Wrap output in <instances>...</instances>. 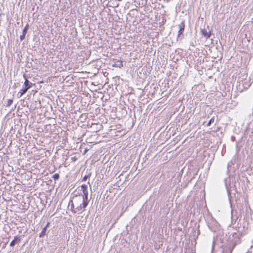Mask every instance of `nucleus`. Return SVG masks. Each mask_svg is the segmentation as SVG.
<instances>
[{"label":"nucleus","instance_id":"10","mask_svg":"<svg viewBox=\"0 0 253 253\" xmlns=\"http://www.w3.org/2000/svg\"><path fill=\"white\" fill-rule=\"evenodd\" d=\"M227 179H225V186H226V190H227V193H228V197L230 198V194H231V188H229L228 186V185L227 184Z\"/></svg>","mask_w":253,"mask_h":253},{"label":"nucleus","instance_id":"3","mask_svg":"<svg viewBox=\"0 0 253 253\" xmlns=\"http://www.w3.org/2000/svg\"><path fill=\"white\" fill-rule=\"evenodd\" d=\"M153 63V58L150 57L149 58V62H147L145 65L146 70L145 71V73L147 74V73H150L152 69V65Z\"/></svg>","mask_w":253,"mask_h":253},{"label":"nucleus","instance_id":"1","mask_svg":"<svg viewBox=\"0 0 253 253\" xmlns=\"http://www.w3.org/2000/svg\"><path fill=\"white\" fill-rule=\"evenodd\" d=\"M82 190H83V195H82V199L83 203L81 204L80 206L77 208V211H73L74 213L79 212L81 213L85 210V208L88 204L89 201L88 200V191L87 186L85 184H83L81 186Z\"/></svg>","mask_w":253,"mask_h":253},{"label":"nucleus","instance_id":"20","mask_svg":"<svg viewBox=\"0 0 253 253\" xmlns=\"http://www.w3.org/2000/svg\"><path fill=\"white\" fill-rule=\"evenodd\" d=\"M78 159V157H76V156H74V157H72L71 158V160H72V161L73 162H75L76 161H77Z\"/></svg>","mask_w":253,"mask_h":253},{"label":"nucleus","instance_id":"13","mask_svg":"<svg viewBox=\"0 0 253 253\" xmlns=\"http://www.w3.org/2000/svg\"><path fill=\"white\" fill-rule=\"evenodd\" d=\"M46 231V227H44L43 228L42 231L41 232V233L40 234V236H39L40 237H43L45 235Z\"/></svg>","mask_w":253,"mask_h":253},{"label":"nucleus","instance_id":"19","mask_svg":"<svg viewBox=\"0 0 253 253\" xmlns=\"http://www.w3.org/2000/svg\"><path fill=\"white\" fill-rule=\"evenodd\" d=\"M78 207H79V206H78V207L76 208V209H74V204H73V203H72V204H71V209H72V211H73H73H77V208ZM72 212H74L73 211H72Z\"/></svg>","mask_w":253,"mask_h":253},{"label":"nucleus","instance_id":"11","mask_svg":"<svg viewBox=\"0 0 253 253\" xmlns=\"http://www.w3.org/2000/svg\"><path fill=\"white\" fill-rule=\"evenodd\" d=\"M232 250L233 249H231L230 248L229 249L224 248L220 253H231Z\"/></svg>","mask_w":253,"mask_h":253},{"label":"nucleus","instance_id":"8","mask_svg":"<svg viewBox=\"0 0 253 253\" xmlns=\"http://www.w3.org/2000/svg\"><path fill=\"white\" fill-rule=\"evenodd\" d=\"M23 77L25 79V82L24 83L25 88L27 89H29L31 87V83L29 82L25 75H24Z\"/></svg>","mask_w":253,"mask_h":253},{"label":"nucleus","instance_id":"7","mask_svg":"<svg viewBox=\"0 0 253 253\" xmlns=\"http://www.w3.org/2000/svg\"><path fill=\"white\" fill-rule=\"evenodd\" d=\"M21 241V238L20 236H15L14 239L10 242V246L13 247L16 244L19 243Z\"/></svg>","mask_w":253,"mask_h":253},{"label":"nucleus","instance_id":"21","mask_svg":"<svg viewBox=\"0 0 253 253\" xmlns=\"http://www.w3.org/2000/svg\"><path fill=\"white\" fill-rule=\"evenodd\" d=\"M25 35H26L25 34H24L22 33V35H21L20 36V39L21 40V41H22V40H23L25 39Z\"/></svg>","mask_w":253,"mask_h":253},{"label":"nucleus","instance_id":"18","mask_svg":"<svg viewBox=\"0 0 253 253\" xmlns=\"http://www.w3.org/2000/svg\"><path fill=\"white\" fill-rule=\"evenodd\" d=\"M13 102V100L11 99H8L7 103V106H10Z\"/></svg>","mask_w":253,"mask_h":253},{"label":"nucleus","instance_id":"4","mask_svg":"<svg viewBox=\"0 0 253 253\" xmlns=\"http://www.w3.org/2000/svg\"><path fill=\"white\" fill-rule=\"evenodd\" d=\"M179 30L178 32L177 38L180 37V36L183 34L185 29V22L184 21H182L178 25Z\"/></svg>","mask_w":253,"mask_h":253},{"label":"nucleus","instance_id":"26","mask_svg":"<svg viewBox=\"0 0 253 253\" xmlns=\"http://www.w3.org/2000/svg\"><path fill=\"white\" fill-rule=\"evenodd\" d=\"M246 253H250L248 252H247Z\"/></svg>","mask_w":253,"mask_h":253},{"label":"nucleus","instance_id":"25","mask_svg":"<svg viewBox=\"0 0 253 253\" xmlns=\"http://www.w3.org/2000/svg\"><path fill=\"white\" fill-rule=\"evenodd\" d=\"M88 150L87 149H85L84 151V154H85Z\"/></svg>","mask_w":253,"mask_h":253},{"label":"nucleus","instance_id":"2","mask_svg":"<svg viewBox=\"0 0 253 253\" xmlns=\"http://www.w3.org/2000/svg\"><path fill=\"white\" fill-rule=\"evenodd\" d=\"M243 234L239 230H236V231L233 232L230 236V239L232 240L233 247L232 249L234 248V247L241 243V237L242 236Z\"/></svg>","mask_w":253,"mask_h":253},{"label":"nucleus","instance_id":"16","mask_svg":"<svg viewBox=\"0 0 253 253\" xmlns=\"http://www.w3.org/2000/svg\"><path fill=\"white\" fill-rule=\"evenodd\" d=\"M250 85H251L250 84H249L247 83L246 82L243 83V86L244 88L247 89L250 86Z\"/></svg>","mask_w":253,"mask_h":253},{"label":"nucleus","instance_id":"22","mask_svg":"<svg viewBox=\"0 0 253 253\" xmlns=\"http://www.w3.org/2000/svg\"><path fill=\"white\" fill-rule=\"evenodd\" d=\"M150 57H153L152 56H151V55H149V56H148L147 55L146 57H145V59H146V62H149V58Z\"/></svg>","mask_w":253,"mask_h":253},{"label":"nucleus","instance_id":"6","mask_svg":"<svg viewBox=\"0 0 253 253\" xmlns=\"http://www.w3.org/2000/svg\"><path fill=\"white\" fill-rule=\"evenodd\" d=\"M113 61L114 63L113 65V67H118L120 68L123 67V61L122 60L113 59Z\"/></svg>","mask_w":253,"mask_h":253},{"label":"nucleus","instance_id":"5","mask_svg":"<svg viewBox=\"0 0 253 253\" xmlns=\"http://www.w3.org/2000/svg\"><path fill=\"white\" fill-rule=\"evenodd\" d=\"M201 32L202 35L206 39H208L210 38L211 36V32L210 31H207L205 29H201Z\"/></svg>","mask_w":253,"mask_h":253},{"label":"nucleus","instance_id":"23","mask_svg":"<svg viewBox=\"0 0 253 253\" xmlns=\"http://www.w3.org/2000/svg\"><path fill=\"white\" fill-rule=\"evenodd\" d=\"M86 176H84L83 177V178L82 180H83V181H85L86 180Z\"/></svg>","mask_w":253,"mask_h":253},{"label":"nucleus","instance_id":"15","mask_svg":"<svg viewBox=\"0 0 253 253\" xmlns=\"http://www.w3.org/2000/svg\"><path fill=\"white\" fill-rule=\"evenodd\" d=\"M52 178L54 180H57L59 178V175L58 173H55L54 175H53Z\"/></svg>","mask_w":253,"mask_h":253},{"label":"nucleus","instance_id":"9","mask_svg":"<svg viewBox=\"0 0 253 253\" xmlns=\"http://www.w3.org/2000/svg\"><path fill=\"white\" fill-rule=\"evenodd\" d=\"M28 89L25 88H22L19 90L18 93V95H19L18 97H21L23 94H24Z\"/></svg>","mask_w":253,"mask_h":253},{"label":"nucleus","instance_id":"24","mask_svg":"<svg viewBox=\"0 0 253 253\" xmlns=\"http://www.w3.org/2000/svg\"><path fill=\"white\" fill-rule=\"evenodd\" d=\"M49 222H47L46 226L44 227H46V229H47V227L49 226Z\"/></svg>","mask_w":253,"mask_h":253},{"label":"nucleus","instance_id":"17","mask_svg":"<svg viewBox=\"0 0 253 253\" xmlns=\"http://www.w3.org/2000/svg\"><path fill=\"white\" fill-rule=\"evenodd\" d=\"M214 120V119L213 118H212L209 121V122H208V123L207 124V126H210L211 124L213 122Z\"/></svg>","mask_w":253,"mask_h":253},{"label":"nucleus","instance_id":"14","mask_svg":"<svg viewBox=\"0 0 253 253\" xmlns=\"http://www.w3.org/2000/svg\"><path fill=\"white\" fill-rule=\"evenodd\" d=\"M29 28V25L27 24L24 27V29L23 30L22 33L24 34H26L27 33V30Z\"/></svg>","mask_w":253,"mask_h":253},{"label":"nucleus","instance_id":"12","mask_svg":"<svg viewBox=\"0 0 253 253\" xmlns=\"http://www.w3.org/2000/svg\"><path fill=\"white\" fill-rule=\"evenodd\" d=\"M146 14H148V13H146ZM143 15H144V16L143 17V22H145V21L149 22V17L150 16V14H148V15H147V14L145 15L144 13H143Z\"/></svg>","mask_w":253,"mask_h":253}]
</instances>
